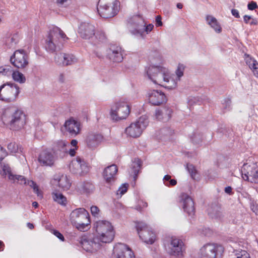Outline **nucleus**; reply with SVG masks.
<instances>
[{
  "label": "nucleus",
  "mask_w": 258,
  "mask_h": 258,
  "mask_svg": "<svg viewBox=\"0 0 258 258\" xmlns=\"http://www.w3.org/2000/svg\"><path fill=\"white\" fill-rule=\"evenodd\" d=\"M93 228L96 234L83 236L80 243L87 252H95L104 243H110L114 239L115 231L111 223L106 220H99L94 223Z\"/></svg>",
  "instance_id": "nucleus-1"
},
{
  "label": "nucleus",
  "mask_w": 258,
  "mask_h": 258,
  "mask_svg": "<svg viewBox=\"0 0 258 258\" xmlns=\"http://www.w3.org/2000/svg\"><path fill=\"white\" fill-rule=\"evenodd\" d=\"M68 39L65 33L58 27L50 30L45 40V47L49 52H53L61 49L63 43Z\"/></svg>",
  "instance_id": "nucleus-2"
},
{
  "label": "nucleus",
  "mask_w": 258,
  "mask_h": 258,
  "mask_svg": "<svg viewBox=\"0 0 258 258\" xmlns=\"http://www.w3.org/2000/svg\"><path fill=\"white\" fill-rule=\"evenodd\" d=\"M2 119L4 123L9 125L11 130L18 131L23 127L25 124V116L19 110H13L7 109L4 111Z\"/></svg>",
  "instance_id": "nucleus-3"
},
{
  "label": "nucleus",
  "mask_w": 258,
  "mask_h": 258,
  "mask_svg": "<svg viewBox=\"0 0 258 258\" xmlns=\"http://www.w3.org/2000/svg\"><path fill=\"white\" fill-rule=\"evenodd\" d=\"M72 224L81 231H87L90 228L91 221L88 212L84 208H77L70 214Z\"/></svg>",
  "instance_id": "nucleus-4"
},
{
  "label": "nucleus",
  "mask_w": 258,
  "mask_h": 258,
  "mask_svg": "<svg viewBox=\"0 0 258 258\" xmlns=\"http://www.w3.org/2000/svg\"><path fill=\"white\" fill-rule=\"evenodd\" d=\"M0 170L3 171V175H7L9 179L13 183H17L20 184H27L33 189V191L37 194L38 197L42 198L41 191L39 190L37 184L33 180H28L27 182L26 178L23 176L14 174L12 172L11 169L9 165L1 163Z\"/></svg>",
  "instance_id": "nucleus-5"
},
{
  "label": "nucleus",
  "mask_w": 258,
  "mask_h": 258,
  "mask_svg": "<svg viewBox=\"0 0 258 258\" xmlns=\"http://www.w3.org/2000/svg\"><path fill=\"white\" fill-rule=\"evenodd\" d=\"M119 2L117 0H99L97 11L104 18H110L115 16L119 11Z\"/></svg>",
  "instance_id": "nucleus-6"
},
{
  "label": "nucleus",
  "mask_w": 258,
  "mask_h": 258,
  "mask_svg": "<svg viewBox=\"0 0 258 258\" xmlns=\"http://www.w3.org/2000/svg\"><path fill=\"white\" fill-rule=\"evenodd\" d=\"M146 76L154 83L162 86L167 79L169 71L161 66H150L145 70Z\"/></svg>",
  "instance_id": "nucleus-7"
},
{
  "label": "nucleus",
  "mask_w": 258,
  "mask_h": 258,
  "mask_svg": "<svg viewBox=\"0 0 258 258\" xmlns=\"http://www.w3.org/2000/svg\"><path fill=\"white\" fill-rule=\"evenodd\" d=\"M20 92V88L17 84L7 82L0 86V100L7 103L14 102Z\"/></svg>",
  "instance_id": "nucleus-8"
},
{
  "label": "nucleus",
  "mask_w": 258,
  "mask_h": 258,
  "mask_svg": "<svg viewBox=\"0 0 258 258\" xmlns=\"http://www.w3.org/2000/svg\"><path fill=\"white\" fill-rule=\"evenodd\" d=\"M164 245L166 252L170 256L174 258L183 256L184 248L183 241L181 239L172 237L166 241Z\"/></svg>",
  "instance_id": "nucleus-9"
},
{
  "label": "nucleus",
  "mask_w": 258,
  "mask_h": 258,
  "mask_svg": "<svg viewBox=\"0 0 258 258\" xmlns=\"http://www.w3.org/2000/svg\"><path fill=\"white\" fill-rule=\"evenodd\" d=\"M140 238L147 244H153L156 238L155 233L151 228L143 222L136 223V226Z\"/></svg>",
  "instance_id": "nucleus-10"
},
{
  "label": "nucleus",
  "mask_w": 258,
  "mask_h": 258,
  "mask_svg": "<svg viewBox=\"0 0 258 258\" xmlns=\"http://www.w3.org/2000/svg\"><path fill=\"white\" fill-rule=\"evenodd\" d=\"M148 124V121L146 117L141 116L137 121L132 123L126 128L125 133L131 137L137 138L142 134L143 131L146 127Z\"/></svg>",
  "instance_id": "nucleus-11"
},
{
  "label": "nucleus",
  "mask_w": 258,
  "mask_h": 258,
  "mask_svg": "<svg viewBox=\"0 0 258 258\" xmlns=\"http://www.w3.org/2000/svg\"><path fill=\"white\" fill-rule=\"evenodd\" d=\"M130 112L128 105L125 102H120L115 103L111 107L110 115L113 120L118 121L126 118Z\"/></svg>",
  "instance_id": "nucleus-12"
},
{
  "label": "nucleus",
  "mask_w": 258,
  "mask_h": 258,
  "mask_svg": "<svg viewBox=\"0 0 258 258\" xmlns=\"http://www.w3.org/2000/svg\"><path fill=\"white\" fill-rule=\"evenodd\" d=\"M70 171L76 175L83 176L90 170V166L85 160L80 157L73 159L69 166Z\"/></svg>",
  "instance_id": "nucleus-13"
},
{
  "label": "nucleus",
  "mask_w": 258,
  "mask_h": 258,
  "mask_svg": "<svg viewBox=\"0 0 258 258\" xmlns=\"http://www.w3.org/2000/svg\"><path fill=\"white\" fill-rule=\"evenodd\" d=\"M224 252V247L215 244H207L200 249V254L202 256L205 258H215L216 256H221Z\"/></svg>",
  "instance_id": "nucleus-14"
},
{
  "label": "nucleus",
  "mask_w": 258,
  "mask_h": 258,
  "mask_svg": "<svg viewBox=\"0 0 258 258\" xmlns=\"http://www.w3.org/2000/svg\"><path fill=\"white\" fill-rule=\"evenodd\" d=\"M10 61L18 69H24L29 65L28 56L23 49L16 50L11 57Z\"/></svg>",
  "instance_id": "nucleus-15"
},
{
  "label": "nucleus",
  "mask_w": 258,
  "mask_h": 258,
  "mask_svg": "<svg viewBox=\"0 0 258 258\" xmlns=\"http://www.w3.org/2000/svg\"><path fill=\"white\" fill-rule=\"evenodd\" d=\"M127 25L132 33L142 35V32L145 26V23L142 16L135 15L132 17L128 19Z\"/></svg>",
  "instance_id": "nucleus-16"
},
{
  "label": "nucleus",
  "mask_w": 258,
  "mask_h": 258,
  "mask_svg": "<svg viewBox=\"0 0 258 258\" xmlns=\"http://www.w3.org/2000/svg\"><path fill=\"white\" fill-rule=\"evenodd\" d=\"M242 178L245 180L258 183V168L254 164H244L241 169Z\"/></svg>",
  "instance_id": "nucleus-17"
},
{
  "label": "nucleus",
  "mask_w": 258,
  "mask_h": 258,
  "mask_svg": "<svg viewBox=\"0 0 258 258\" xmlns=\"http://www.w3.org/2000/svg\"><path fill=\"white\" fill-rule=\"evenodd\" d=\"M113 253L117 258H135L132 249L126 244L118 243L113 248Z\"/></svg>",
  "instance_id": "nucleus-18"
},
{
  "label": "nucleus",
  "mask_w": 258,
  "mask_h": 258,
  "mask_svg": "<svg viewBox=\"0 0 258 258\" xmlns=\"http://www.w3.org/2000/svg\"><path fill=\"white\" fill-rule=\"evenodd\" d=\"M0 75L7 76L12 75L13 79L20 83H24L26 81V78L22 73L18 71H13L9 66L0 68Z\"/></svg>",
  "instance_id": "nucleus-19"
},
{
  "label": "nucleus",
  "mask_w": 258,
  "mask_h": 258,
  "mask_svg": "<svg viewBox=\"0 0 258 258\" xmlns=\"http://www.w3.org/2000/svg\"><path fill=\"white\" fill-rule=\"evenodd\" d=\"M55 160V157L54 154L47 150L41 151L38 157V162L42 166H52Z\"/></svg>",
  "instance_id": "nucleus-20"
},
{
  "label": "nucleus",
  "mask_w": 258,
  "mask_h": 258,
  "mask_svg": "<svg viewBox=\"0 0 258 258\" xmlns=\"http://www.w3.org/2000/svg\"><path fill=\"white\" fill-rule=\"evenodd\" d=\"M180 202L182 204V208L184 211L189 216L195 214V204L192 199L187 194L182 193L180 195Z\"/></svg>",
  "instance_id": "nucleus-21"
},
{
  "label": "nucleus",
  "mask_w": 258,
  "mask_h": 258,
  "mask_svg": "<svg viewBox=\"0 0 258 258\" xmlns=\"http://www.w3.org/2000/svg\"><path fill=\"white\" fill-rule=\"evenodd\" d=\"M106 57L113 62H119L123 60L121 48L119 46L112 45L106 51Z\"/></svg>",
  "instance_id": "nucleus-22"
},
{
  "label": "nucleus",
  "mask_w": 258,
  "mask_h": 258,
  "mask_svg": "<svg viewBox=\"0 0 258 258\" xmlns=\"http://www.w3.org/2000/svg\"><path fill=\"white\" fill-rule=\"evenodd\" d=\"M52 182L54 184L57 185L59 188L63 190L69 189L71 185L68 176L60 173L54 175Z\"/></svg>",
  "instance_id": "nucleus-23"
},
{
  "label": "nucleus",
  "mask_w": 258,
  "mask_h": 258,
  "mask_svg": "<svg viewBox=\"0 0 258 258\" xmlns=\"http://www.w3.org/2000/svg\"><path fill=\"white\" fill-rule=\"evenodd\" d=\"M78 33L83 39H90L95 35V27L90 23H82L79 27Z\"/></svg>",
  "instance_id": "nucleus-24"
},
{
  "label": "nucleus",
  "mask_w": 258,
  "mask_h": 258,
  "mask_svg": "<svg viewBox=\"0 0 258 258\" xmlns=\"http://www.w3.org/2000/svg\"><path fill=\"white\" fill-rule=\"evenodd\" d=\"M148 100L149 103L153 105H159L166 100L163 92L155 90L148 93Z\"/></svg>",
  "instance_id": "nucleus-25"
},
{
  "label": "nucleus",
  "mask_w": 258,
  "mask_h": 258,
  "mask_svg": "<svg viewBox=\"0 0 258 258\" xmlns=\"http://www.w3.org/2000/svg\"><path fill=\"white\" fill-rule=\"evenodd\" d=\"M103 137L102 135L95 133H89L86 138V142L88 148L91 149H95L103 141Z\"/></svg>",
  "instance_id": "nucleus-26"
},
{
  "label": "nucleus",
  "mask_w": 258,
  "mask_h": 258,
  "mask_svg": "<svg viewBox=\"0 0 258 258\" xmlns=\"http://www.w3.org/2000/svg\"><path fill=\"white\" fill-rule=\"evenodd\" d=\"M55 62L58 65H71L76 61L74 55L67 53L56 54L54 57Z\"/></svg>",
  "instance_id": "nucleus-27"
},
{
  "label": "nucleus",
  "mask_w": 258,
  "mask_h": 258,
  "mask_svg": "<svg viewBox=\"0 0 258 258\" xmlns=\"http://www.w3.org/2000/svg\"><path fill=\"white\" fill-rule=\"evenodd\" d=\"M64 126L69 133L70 135L72 137H75L79 134L81 130L80 122L73 119L66 121Z\"/></svg>",
  "instance_id": "nucleus-28"
},
{
  "label": "nucleus",
  "mask_w": 258,
  "mask_h": 258,
  "mask_svg": "<svg viewBox=\"0 0 258 258\" xmlns=\"http://www.w3.org/2000/svg\"><path fill=\"white\" fill-rule=\"evenodd\" d=\"M117 170V167L115 164L110 165L104 169L103 176L106 182L111 183L115 181Z\"/></svg>",
  "instance_id": "nucleus-29"
},
{
  "label": "nucleus",
  "mask_w": 258,
  "mask_h": 258,
  "mask_svg": "<svg viewBox=\"0 0 258 258\" xmlns=\"http://www.w3.org/2000/svg\"><path fill=\"white\" fill-rule=\"evenodd\" d=\"M172 110L168 107H164L161 109H157L155 115L159 120L165 122L169 120L171 117Z\"/></svg>",
  "instance_id": "nucleus-30"
},
{
  "label": "nucleus",
  "mask_w": 258,
  "mask_h": 258,
  "mask_svg": "<svg viewBox=\"0 0 258 258\" xmlns=\"http://www.w3.org/2000/svg\"><path fill=\"white\" fill-rule=\"evenodd\" d=\"M208 215L212 219L221 220L223 214L221 208L216 204H212L207 210Z\"/></svg>",
  "instance_id": "nucleus-31"
},
{
  "label": "nucleus",
  "mask_w": 258,
  "mask_h": 258,
  "mask_svg": "<svg viewBox=\"0 0 258 258\" xmlns=\"http://www.w3.org/2000/svg\"><path fill=\"white\" fill-rule=\"evenodd\" d=\"M78 188L81 193L88 195L92 194L94 191L95 186L91 182L85 181L80 183Z\"/></svg>",
  "instance_id": "nucleus-32"
},
{
  "label": "nucleus",
  "mask_w": 258,
  "mask_h": 258,
  "mask_svg": "<svg viewBox=\"0 0 258 258\" xmlns=\"http://www.w3.org/2000/svg\"><path fill=\"white\" fill-rule=\"evenodd\" d=\"M19 36L17 34H10L5 39V44L9 48H14L19 41Z\"/></svg>",
  "instance_id": "nucleus-33"
},
{
  "label": "nucleus",
  "mask_w": 258,
  "mask_h": 258,
  "mask_svg": "<svg viewBox=\"0 0 258 258\" xmlns=\"http://www.w3.org/2000/svg\"><path fill=\"white\" fill-rule=\"evenodd\" d=\"M245 61L249 68L252 70L254 75L258 77V63L254 59L252 58L248 54H245Z\"/></svg>",
  "instance_id": "nucleus-34"
},
{
  "label": "nucleus",
  "mask_w": 258,
  "mask_h": 258,
  "mask_svg": "<svg viewBox=\"0 0 258 258\" xmlns=\"http://www.w3.org/2000/svg\"><path fill=\"white\" fill-rule=\"evenodd\" d=\"M141 166V161L140 159L135 158L132 162L131 167V171L129 172L131 174H133L135 179L139 172Z\"/></svg>",
  "instance_id": "nucleus-35"
},
{
  "label": "nucleus",
  "mask_w": 258,
  "mask_h": 258,
  "mask_svg": "<svg viewBox=\"0 0 258 258\" xmlns=\"http://www.w3.org/2000/svg\"><path fill=\"white\" fill-rule=\"evenodd\" d=\"M178 81L177 79H175L174 76H172L169 73V76L167 77V79L165 80L163 86L165 88H168L170 89H174L177 86V81Z\"/></svg>",
  "instance_id": "nucleus-36"
},
{
  "label": "nucleus",
  "mask_w": 258,
  "mask_h": 258,
  "mask_svg": "<svg viewBox=\"0 0 258 258\" xmlns=\"http://www.w3.org/2000/svg\"><path fill=\"white\" fill-rule=\"evenodd\" d=\"M207 21L208 24L216 32L220 33L221 32V27L215 18L211 16H208L207 17Z\"/></svg>",
  "instance_id": "nucleus-37"
},
{
  "label": "nucleus",
  "mask_w": 258,
  "mask_h": 258,
  "mask_svg": "<svg viewBox=\"0 0 258 258\" xmlns=\"http://www.w3.org/2000/svg\"><path fill=\"white\" fill-rule=\"evenodd\" d=\"M53 200L61 205H66L67 204V200L62 194L57 192H53L52 193Z\"/></svg>",
  "instance_id": "nucleus-38"
},
{
  "label": "nucleus",
  "mask_w": 258,
  "mask_h": 258,
  "mask_svg": "<svg viewBox=\"0 0 258 258\" xmlns=\"http://www.w3.org/2000/svg\"><path fill=\"white\" fill-rule=\"evenodd\" d=\"M190 140L194 144L198 145L202 142V135L200 133H194L190 137Z\"/></svg>",
  "instance_id": "nucleus-39"
},
{
  "label": "nucleus",
  "mask_w": 258,
  "mask_h": 258,
  "mask_svg": "<svg viewBox=\"0 0 258 258\" xmlns=\"http://www.w3.org/2000/svg\"><path fill=\"white\" fill-rule=\"evenodd\" d=\"M234 253L237 258H250L249 253L244 250H236Z\"/></svg>",
  "instance_id": "nucleus-40"
},
{
  "label": "nucleus",
  "mask_w": 258,
  "mask_h": 258,
  "mask_svg": "<svg viewBox=\"0 0 258 258\" xmlns=\"http://www.w3.org/2000/svg\"><path fill=\"white\" fill-rule=\"evenodd\" d=\"M95 37L99 42H103L106 40V36L105 33L102 31H98L96 33L95 32Z\"/></svg>",
  "instance_id": "nucleus-41"
},
{
  "label": "nucleus",
  "mask_w": 258,
  "mask_h": 258,
  "mask_svg": "<svg viewBox=\"0 0 258 258\" xmlns=\"http://www.w3.org/2000/svg\"><path fill=\"white\" fill-rule=\"evenodd\" d=\"M223 112H225L231 109V101L229 98H225L222 102Z\"/></svg>",
  "instance_id": "nucleus-42"
},
{
  "label": "nucleus",
  "mask_w": 258,
  "mask_h": 258,
  "mask_svg": "<svg viewBox=\"0 0 258 258\" xmlns=\"http://www.w3.org/2000/svg\"><path fill=\"white\" fill-rule=\"evenodd\" d=\"M185 69V66L182 64H179L177 69L176 70V75L178 80H180V78L183 75V72Z\"/></svg>",
  "instance_id": "nucleus-43"
},
{
  "label": "nucleus",
  "mask_w": 258,
  "mask_h": 258,
  "mask_svg": "<svg viewBox=\"0 0 258 258\" xmlns=\"http://www.w3.org/2000/svg\"><path fill=\"white\" fill-rule=\"evenodd\" d=\"M187 169L189 173L190 174L191 177L192 178L195 179L196 176L197 174V170L195 167L192 164H187Z\"/></svg>",
  "instance_id": "nucleus-44"
},
{
  "label": "nucleus",
  "mask_w": 258,
  "mask_h": 258,
  "mask_svg": "<svg viewBox=\"0 0 258 258\" xmlns=\"http://www.w3.org/2000/svg\"><path fill=\"white\" fill-rule=\"evenodd\" d=\"M128 184L127 183L122 184L117 191V195L121 196L127 190Z\"/></svg>",
  "instance_id": "nucleus-45"
},
{
  "label": "nucleus",
  "mask_w": 258,
  "mask_h": 258,
  "mask_svg": "<svg viewBox=\"0 0 258 258\" xmlns=\"http://www.w3.org/2000/svg\"><path fill=\"white\" fill-rule=\"evenodd\" d=\"M161 134L164 136H170L174 134V130L170 127H166L161 130Z\"/></svg>",
  "instance_id": "nucleus-46"
},
{
  "label": "nucleus",
  "mask_w": 258,
  "mask_h": 258,
  "mask_svg": "<svg viewBox=\"0 0 258 258\" xmlns=\"http://www.w3.org/2000/svg\"><path fill=\"white\" fill-rule=\"evenodd\" d=\"M7 155V153L6 150L0 146V161H2ZM1 163H3V162H0V164ZM4 164H5V163H4ZM6 165L7 164H6ZM0 171L1 174L3 175V171L1 170Z\"/></svg>",
  "instance_id": "nucleus-47"
},
{
  "label": "nucleus",
  "mask_w": 258,
  "mask_h": 258,
  "mask_svg": "<svg viewBox=\"0 0 258 258\" xmlns=\"http://www.w3.org/2000/svg\"><path fill=\"white\" fill-rule=\"evenodd\" d=\"M8 149L12 153H15L18 151V146L15 143H10L8 145Z\"/></svg>",
  "instance_id": "nucleus-48"
},
{
  "label": "nucleus",
  "mask_w": 258,
  "mask_h": 258,
  "mask_svg": "<svg viewBox=\"0 0 258 258\" xmlns=\"http://www.w3.org/2000/svg\"><path fill=\"white\" fill-rule=\"evenodd\" d=\"M99 209L96 206H93L91 207V212L94 217H98L99 215Z\"/></svg>",
  "instance_id": "nucleus-49"
},
{
  "label": "nucleus",
  "mask_w": 258,
  "mask_h": 258,
  "mask_svg": "<svg viewBox=\"0 0 258 258\" xmlns=\"http://www.w3.org/2000/svg\"><path fill=\"white\" fill-rule=\"evenodd\" d=\"M52 232L56 237H57L61 241H64V238L63 236L58 231L56 230H53Z\"/></svg>",
  "instance_id": "nucleus-50"
},
{
  "label": "nucleus",
  "mask_w": 258,
  "mask_h": 258,
  "mask_svg": "<svg viewBox=\"0 0 258 258\" xmlns=\"http://www.w3.org/2000/svg\"><path fill=\"white\" fill-rule=\"evenodd\" d=\"M66 146L67 143L64 141H61L58 143V147L61 148L59 150L62 152H67Z\"/></svg>",
  "instance_id": "nucleus-51"
},
{
  "label": "nucleus",
  "mask_w": 258,
  "mask_h": 258,
  "mask_svg": "<svg viewBox=\"0 0 258 258\" xmlns=\"http://www.w3.org/2000/svg\"><path fill=\"white\" fill-rule=\"evenodd\" d=\"M247 7L249 10H253L257 8V5L255 2L251 1L248 4Z\"/></svg>",
  "instance_id": "nucleus-52"
},
{
  "label": "nucleus",
  "mask_w": 258,
  "mask_h": 258,
  "mask_svg": "<svg viewBox=\"0 0 258 258\" xmlns=\"http://www.w3.org/2000/svg\"><path fill=\"white\" fill-rule=\"evenodd\" d=\"M153 28H154V25L152 24H150L146 26H145L144 27V30L142 32V33L144 31H145L148 34V33H149L150 32H151Z\"/></svg>",
  "instance_id": "nucleus-53"
},
{
  "label": "nucleus",
  "mask_w": 258,
  "mask_h": 258,
  "mask_svg": "<svg viewBox=\"0 0 258 258\" xmlns=\"http://www.w3.org/2000/svg\"><path fill=\"white\" fill-rule=\"evenodd\" d=\"M176 184H177V181L175 179H171L169 180V183H165V185L168 186H169L170 185L174 186Z\"/></svg>",
  "instance_id": "nucleus-54"
},
{
  "label": "nucleus",
  "mask_w": 258,
  "mask_h": 258,
  "mask_svg": "<svg viewBox=\"0 0 258 258\" xmlns=\"http://www.w3.org/2000/svg\"><path fill=\"white\" fill-rule=\"evenodd\" d=\"M156 25L158 26H162V22L161 21V17L160 16H157L156 18Z\"/></svg>",
  "instance_id": "nucleus-55"
},
{
  "label": "nucleus",
  "mask_w": 258,
  "mask_h": 258,
  "mask_svg": "<svg viewBox=\"0 0 258 258\" xmlns=\"http://www.w3.org/2000/svg\"><path fill=\"white\" fill-rule=\"evenodd\" d=\"M70 0H56L57 3L59 5H68Z\"/></svg>",
  "instance_id": "nucleus-56"
},
{
  "label": "nucleus",
  "mask_w": 258,
  "mask_h": 258,
  "mask_svg": "<svg viewBox=\"0 0 258 258\" xmlns=\"http://www.w3.org/2000/svg\"><path fill=\"white\" fill-rule=\"evenodd\" d=\"M231 13L233 16H234L236 18H240V16L239 14V12L236 9H232Z\"/></svg>",
  "instance_id": "nucleus-57"
},
{
  "label": "nucleus",
  "mask_w": 258,
  "mask_h": 258,
  "mask_svg": "<svg viewBox=\"0 0 258 258\" xmlns=\"http://www.w3.org/2000/svg\"><path fill=\"white\" fill-rule=\"evenodd\" d=\"M142 206L143 208H146L148 206V204L146 202H144L143 201H141L140 203L139 204V207H137V210L139 211H141V206Z\"/></svg>",
  "instance_id": "nucleus-58"
},
{
  "label": "nucleus",
  "mask_w": 258,
  "mask_h": 258,
  "mask_svg": "<svg viewBox=\"0 0 258 258\" xmlns=\"http://www.w3.org/2000/svg\"><path fill=\"white\" fill-rule=\"evenodd\" d=\"M224 191L226 193L231 195L232 194V188L231 186H227L225 188Z\"/></svg>",
  "instance_id": "nucleus-59"
},
{
  "label": "nucleus",
  "mask_w": 258,
  "mask_h": 258,
  "mask_svg": "<svg viewBox=\"0 0 258 258\" xmlns=\"http://www.w3.org/2000/svg\"><path fill=\"white\" fill-rule=\"evenodd\" d=\"M243 19L245 23L248 24L250 20L251 19V17L250 16L245 15L243 17Z\"/></svg>",
  "instance_id": "nucleus-60"
},
{
  "label": "nucleus",
  "mask_w": 258,
  "mask_h": 258,
  "mask_svg": "<svg viewBox=\"0 0 258 258\" xmlns=\"http://www.w3.org/2000/svg\"><path fill=\"white\" fill-rule=\"evenodd\" d=\"M171 179V176L169 175H166L164 176L163 178V180L164 182V183H166V181H169V180Z\"/></svg>",
  "instance_id": "nucleus-61"
},
{
  "label": "nucleus",
  "mask_w": 258,
  "mask_h": 258,
  "mask_svg": "<svg viewBox=\"0 0 258 258\" xmlns=\"http://www.w3.org/2000/svg\"><path fill=\"white\" fill-rule=\"evenodd\" d=\"M77 149L76 148H73V149H70L69 150V153L71 156H74L76 153V150Z\"/></svg>",
  "instance_id": "nucleus-62"
},
{
  "label": "nucleus",
  "mask_w": 258,
  "mask_h": 258,
  "mask_svg": "<svg viewBox=\"0 0 258 258\" xmlns=\"http://www.w3.org/2000/svg\"><path fill=\"white\" fill-rule=\"evenodd\" d=\"M257 23V22L256 20L251 18V19L250 20V21L249 22L248 24H249L251 25H256Z\"/></svg>",
  "instance_id": "nucleus-63"
},
{
  "label": "nucleus",
  "mask_w": 258,
  "mask_h": 258,
  "mask_svg": "<svg viewBox=\"0 0 258 258\" xmlns=\"http://www.w3.org/2000/svg\"><path fill=\"white\" fill-rule=\"evenodd\" d=\"M78 144V141L76 140H72L71 142V144L73 147H74L77 148V145Z\"/></svg>",
  "instance_id": "nucleus-64"
}]
</instances>
